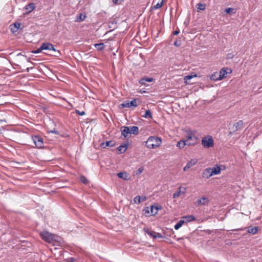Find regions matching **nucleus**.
I'll return each mask as SVG.
<instances>
[{"mask_svg":"<svg viewBox=\"0 0 262 262\" xmlns=\"http://www.w3.org/2000/svg\"><path fill=\"white\" fill-rule=\"evenodd\" d=\"M122 107H131L132 106L137 107L138 104L136 103V99H133L131 101H126L121 104Z\"/></svg>","mask_w":262,"mask_h":262,"instance_id":"nucleus-8","label":"nucleus"},{"mask_svg":"<svg viewBox=\"0 0 262 262\" xmlns=\"http://www.w3.org/2000/svg\"><path fill=\"white\" fill-rule=\"evenodd\" d=\"M159 208L157 206H151L150 207V211L151 214L153 215H156L158 211Z\"/></svg>","mask_w":262,"mask_h":262,"instance_id":"nucleus-30","label":"nucleus"},{"mask_svg":"<svg viewBox=\"0 0 262 262\" xmlns=\"http://www.w3.org/2000/svg\"><path fill=\"white\" fill-rule=\"evenodd\" d=\"M127 144L121 145L117 148V149L120 153L123 154L127 150Z\"/></svg>","mask_w":262,"mask_h":262,"instance_id":"nucleus-27","label":"nucleus"},{"mask_svg":"<svg viewBox=\"0 0 262 262\" xmlns=\"http://www.w3.org/2000/svg\"><path fill=\"white\" fill-rule=\"evenodd\" d=\"M185 223L184 220H180L175 225H174V229L176 230H178L182 226V225Z\"/></svg>","mask_w":262,"mask_h":262,"instance_id":"nucleus-33","label":"nucleus"},{"mask_svg":"<svg viewBox=\"0 0 262 262\" xmlns=\"http://www.w3.org/2000/svg\"><path fill=\"white\" fill-rule=\"evenodd\" d=\"M186 190V187H179L178 190L176 191L173 194V198H178L180 196L181 194H184L185 193Z\"/></svg>","mask_w":262,"mask_h":262,"instance_id":"nucleus-10","label":"nucleus"},{"mask_svg":"<svg viewBox=\"0 0 262 262\" xmlns=\"http://www.w3.org/2000/svg\"><path fill=\"white\" fill-rule=\"evenodd\" d=\"M233 57H234V55L232 53H228L227 55V59H232Z\"/></svg>","mask_w":262,"mask_h":262,"instance_id":"nucleus-43","label":"nucleus"},{"mask_svg":"<svg viewBox=\"0 0 262 262\" xmlns=\"http://www.w3.org/2000/svg\"><path fill=\"white\" fill-rule=\"evenodd\" d=\"M121 134L124 137V138L128 137L130 134L129 127L128 126H122L121 128Z\"/></svg>","mask_w":262,"mask_h":262,"instance_id":"nucleus-14","label":"nucleus"},{"mask_svg":"<svg viewBox=\"0 0 262 262\" xmlns=\"http://www.w3.org/2000/svg\"><path fill=\"white\" fill-rule=\"evenodd\" d=\"M161 144V138L156 136H150L145 142V146L149 149H154L158 147Z\"/></svg>","mask_w":262,"mask_h":262,"instance_id":"nucleus-1","label":"nucleus"},{"mask_svg":"<svg viewBox=\"0 0 262 262\" xmlns=\"http://www.w3.org/2000/svg\"><path fill=\"white\" fill-rule=\"evenodd\" d=\"M209 202L207 198L203 197L197 200L196 204L198 205H205Z\"/></svg>","mask_w":262,"mask_h":262,"instance_id":"nucleus-20","label":"nucleus"},{"mask_svg":"<svg viewBox=\"0 0 262 262\" xmlns=\"http://www.w3.org/2000/svg\"><path fill=\"white\" fill-rule=\"evenodd\" d=\"M94 46L98 51H102L104 48V45L103 43H95Z\"/></svg>","mask_w":262,"mask_h":262,"instance_id":"nucleus-31","label":"nucleus"},{"mask_svg":"<svg viewBox=\"0 0 262 262\" xmlns=\"http://www.w3.org/2000/svg\"><path fill=\"white\" fill-rule=\"evenodd\" d=\"M80 180L81 182L82 183H83V184H86L88 183V180L84 176H81Z\"/></svg>","mask_w":262,"mask_h":262,"instance_id":"nucleus-37","label":"nucleus"},{"mask_svg":"<svg viewBox=\"0 0 262 262\" xmlns=\"http://www.w3.org/2000/svg\"><path fill=\"white\" fill-rule=\"evenodd\" d=\"M115 145V143L112 141H108L105 142H102L100 143V147L105 148L106 147H113Z\"/></svg>","mask_w":262,"mask_h":262,"instance_id":"nucleus-19","label":"nucleus"},{"mask_svg":"<svg viewBox=\"0 0 262 262\" xmlns=\"http://www.w3.org/2000/svg\"><path fill=\"white\" fill-rule=\"evenodd\" d=\"M198 162V160L195 159H191L185 165V166L183 168L184 171H187L190 168L194 166Z\"/></svg>","mask_w":262,"mask_h":262,"instance_id":"nucleus-13","label":"nucleus"},{"mask_svg":"<svg viewBox=\"0 0 262 262\" xmlns=\"http://www.w3.org/2000/svg\"><path fill=\"white\" fill-rule=\"evenodd\" d=\"M185 145H187V141H185L184 140L179 141L177 144V146L180 149L183 148Z\"/></svg>","mask_w":262,"mask_h":262,"instance_id":"nucleus-24","label":"nucleus"},{"mask_svg":"<svg viewBox=\"0 0 262 262\" xmlns=\"http://www.w3.org/2000/svg\"><path fill=\"white\" fill-rule=\"evenodd\" d=\"M185 133L186 139L184 140L187 141V146L195 145L198 142V138L190 129L186 130Z\"/></svg>","mask_w":262,"mask_h":262,"instance_id":"nucleus-2","label":"nucleus"},{"mask_svg":"<svg viewBox=\"0 0 262 262\" xmlns=\"http://www.w3.org/2000/svg\"><path fill=\"white\" fill-rule=\"evenodd\" d=\"M197 77L196 74H192L184 76V80L185 83L186 84H192V83H191L190 81H189V80L191 79L193 77Z\"/></svg>","mask_w":262,"mask_h":262,"instance_id":"nucleus-17","label":"nucleus"},{"mask_svg":"<svg viewBox=\"0 0 262 262\" xmlns=\"http://www.w3.org/2000/svg\"><path fill=\"white\" fill-rule=\"evenodd\" d=\"M40 236L45 241L49 243L54 240V235L47 231H43L40 233Z\"/></svg>","mask_w":262,"mask_h":262,"instance_id":"nucleus-5","label":"nucleus"},{"mask_svg":"<svg viewBox=\"0 0 262 262\" xmlns=\"http://www.w3.org/2000/svg\"><path fill=\"white\" fill-rule=\"evenodd\" d=\"M232 71V70L230 68L224 67L220 70V72H219V78H221L222 80L226 77L227 74L231 73Z\"/></svg>","mask_w":262,"mask_h":262,"instance_id":"nucleus-7","label":"nucleus"},{"mask_svg":"<svg viewBox=\"0 0 262 262\" xmlns=\"http://www.w3.org/2000/svg\"><path fill=\"white\" fill-rule=\"evenodd\" d=\"M124 0H113V3L117 4H119V3H121V2L123 1Z\"/></svg>","mask_w":262,"mask_h":262,"instance_id":"nucleus-46","label":"nucleus"},{"mask_svg":"<svg viewBox=\"0 0 262 262\" xmlns=\"http://www.w3.org/2000/svg\"><path fill=\"white\" fill-rule=\"evenodd\" d=\"M219 72H214L213 74H212L210 75V78L211 80H214V81L220 80H221V79L219 78Z\"/></svg>","mask_w":262,"mask_h":262,"instance_id":"nucleus-25","label":"nucleus"},{"mask_svg":"<svg viewBox=\"0 0 262 262\" xmlns=\"http://www.w3.org/2000/svg\"><path fill=\"white\" fill-rule=\"evenodd\" d=\"M42 50H43V49H41V46L37 50L33 51L32 53H35V54H37V53H39L41 52Z\"/></svg>","mask_w":262,"mask_h":262,"instance_id":"nucleus-40","label":"nucleus"},{"mask_svg":"<svg viewBox=\"0 0 262 262\" xmlns=\"http://www.w3.org/2000/svg\"><path fill=\"white\" fill-rule=\"evenodd\" d=\"M33 69V67H28L25 71H26L27 72H29L30 70H32Z\"/></svg>","mask_w":262,"mask_h":262,"instance_id":"nucleus-48","label":"nucleus"},{"mask_svg":"<svg viewBox=\"0 0 262 262\" xmlns=\"http://www.w3.org/2000/svg\"><path fill=\"white\" fill-rule=\"evenodd\" d=\"M183 220H184L185 223H188L196 220V218L192 215L185 216L183 217Z\"/></svg>","mask_w":262,"mask_h":262,"instance_id":"nucleus-22","label":"nucleus"},{"mask_svg":"<svg viewBox=\"0 0 262 262\" xmlns=\"http://www.w3.org/2000/svg\"><path fill=\"white\" fill-rule=\"evenodd\" d=\"M130 134L137 135L139 134V128L136 126H133L129 127Z\"/></svg>","mask_w":262,"mask_h":262,"instance_id":"nucleus-23","label":"nucleus"},{"mask_svg":"<svg viewBox=\"0 0 262 262\" xmlns=\"http://www.w3.org/2000/svg\"><path fill=\"white\" fill-rule=\"evenodd\" d=\"M6 122V119L0 120V122Z\"/></svg>","mask_w":262,"mask_h":262,"instance_id":"nucleus-49","label":"nucleus"},{"mask_svg":"<svg viewBox=\"0 0 262 262\" xmlns=\"http://www.w3.org/2000/svg\"><path fill=\"white\" fill-rule=\"evenodd\" d=\"M196 7L199 10H204L206 8V4L199 3L196 5Z\"/></svg>","mask_w":262,"mask_h":262,"instance_id":"nucleus-34","label":"nucleus"},{"mask_svg":"<svg viewBox=\"0 0 262 262\" xmlns=\"http://www.w3.org/2000/svg\"><path fill=\"white\" fill-rule=\"evenodd\" d=\"M211 171L212 176L219 174L221 173V167L216 165L215 167L211 168Z\"/></svg>","mask_w":262,"mask_h":262,"instance_id":"nucleus-16","label":"nucleus"},{"mask_svg":"<svg viewBox=\"0 0 262 262\" xmlns=\"http://www.w3.org/2000/svg\"><path fill=\"white\" fill-rule=\"evenodd\" d=\"M180 33V31L179 30H176L174 31L173 32V34L174 35H177L179 34V33Z\"/></svg>","mask_w":262,"mask_h":262,"instance_id":"nucleus-47","label":"nucleus"},{"mask_svg":"<svg viewBox=\"0 0 262 262\" xmlns=\"http://www.w3.org/2000/svg\"><path fill=\"white\" fill-rule=\"evenodd\" d=\"M117 176L124 180H128V175L125 172H120L117 173Z\"/></svg>","mask_w":262,"mask_h":262,"instance_id":"nucleus-28","label":"nucleus"},{"mask_svg":"<svg viewBox=\"0 0 262 262\" xmlns=\"http://www.w3.org/2000/svg\"><path fill=\"white\" fill-rule=\"evenodd\" d=\"M76 113L80 116H83L85 114V112L84 111L80 112L78 110H76Z\"/></svg>","mask_w":262,"mask_h":262,"instance_id":"nucleus-44","label":"nucleus"},{"mask_svg":"<svg viewBox=\"0 0 262 262\" xmlns=\"http://www.w3.org/2000/svg\"><path fill=\"white\" fill-rule=\"evenodd\" d=\"M12 69H16L14 66H12Z\"/></svg>","mask_w":262,"mask_h":262,"instance_id":"nucleus-50","label":"nucleus"},{"mask_svg":"<svg viewBox=\"0 0 262 262\" xmlns=\"http://www.w3.org/2000/svg\"><path fill=\"white\" fill-rule=\"evenodd\" d=\"M181 45V41L180 40H177L174 42V45L176 47H179Z\"/></svg>","mask_w":262,"mask_h":262,"instance_id":"nucleus-41","label":"nucleus"},{"mask_svg":"<svg viewBox=\"0 0 262 262\" xmlns=\"http://www.w3.org/2000/svg\"><path fill=\"white\" fill-rule=\"evenodd\" d=\"M86 18V15L85 14L83 15L82 14H80L79 16H77V21H83Z\"/></svg>","mask_w":262,"mask_h":262,"instance_id":"nucleus-35","label":"nucleus"},{"mask_svg":"<svg viewBox=\"0 0 262 262\" xmlns=\"http://www.w3.org/2000/svg\"><path fill=\"white\" fill-rule=\"evenodd\" d=\"M48 133L54 134H56V135H59V132L56 130L55 129L49 130V131H48Z\"/></svg>","mask_w":262,"mask_h":262,"instance_id":"nucleus-42","label":"nucleus"},{"mask_svg":"<svg viewBox=\"0 0 262 262\" xmlns=\"http://www.w3.org/2000/svg\"><path fill=\"white\" fill-rule=\"evenodd\" d=\"M244 122L242 120H239L238 122L235 123L232 126L229 128V135H232L235 133L238 130H241L243 128Z\"/></svg>","mask_w":262,"mask_h":262,"instance_id":"nucleus-4","label":"nucleus"},{"mask_svg":"<svg viewBox=\"0 0 262 262\" xmlns=\"http://www.w3.org/2000/svg\"><path fill=\"white\" fill-rule=\"evenodd\" d=\"M233 10H234V9L232 8H228L225 10V12L226 14H229V13H233ZM235 13V12H233V13Z\"/></svg>","mask_w":262,"mask_h":262,"instance_id":"nucleus-38","label":"nucleus"},{"mask_svg":"<svg viewBox=\"0 0 262 262\" xmlns=\"http://www.w3.org/2000/svg\"><path fill=\"white\" fill-rule=\"evenodd\" d=\"M35 9V4L33 3H31L26 5L25 7V9L27 11L24 14H28V13L32 12Z\"/></svg>","mask_w":262,"mask_h":262,"instance_id":"nucleus-15","label":"nucleus"},{"mask_svg":"<svg viewBox=\"0 0 262 262\" xmlns=\"http://www.w3.org/2000/svg\"><path fill=\"white\" fill-rule=\"evenodd\" d=\"M163 4V2L162 1L161 3H158L154 7V9H160L162 7V5Z\"/></svg>","mask_w":262,"mask_h":262,"instance_id":"nucleus-36","label":"nucleus"},{"mask_svg":"<svg viewBox=\"0 0 262 262\" xmlns=\"http://www.w3.org/2000/svg\"><path fill=\"white\" fill-rule=\"evenodd\" d=\"M143 117L145 118H149L151 119L152 117V114L149 110H147L146 111L144 115L143 116Z\"/></svg>","mask_w":262,"mask_h":262,"instance_id":"nucleus-32","label":"nucleus"},{"mask_svg":"<svg viewBox=\"0 0 262 262\" xmlns=\"http://www.w3.org/2000/svg\"><path fill=\"white\" fill-rule=\"evenodd\" d=\"M258 231V227H254L251 228H249L247 230V232L252 234H255Z\"/></svg>","mask_w":262,"mask_h":262,"instance_id":"nucleus-29","label":"nucleus"},{"mask_svg":"<svg viewBox=\"0 0 262 262\" xmlns=\"http://www.w3.org/2000/svg\"><path fill=\"white\" fill-rule=\"evenodd\" d=\"M32 140L37 148H42L43 147V142L42 138L38 136H32Z\"/></svg>","mask_w":262,"mask_h":262,"instance_id":"nucleus-6","label":"nucleus"},{"mask_svg":"<svg viewBox=\"0 0 262 262\" xmlns=\"http://www.w3.org/2000/svg\"><path fill=\"white\" fill-rule=\"evenodd\" d=\"M144 170V168L143 167H141L140 168H139L138 169H137L136 171V174H140L141 173H142L143 172Z\"/></svg>","mask_w":262,"mask_h":262,"instance_id":"nucleus-39","label":"nucleus"},{"mask_svg":"<svg viewBox=\"0 0 262 262\" xmlns=\"http://www.w3.org/2000/svg\"><path fill=\"white\" fill-rule=\"evenodd\" d=\"M212 176L211 171V168H207L205 169L202 173V177L204 179H209Z\"/></svg>","mask_w":262,"mask_h":262,"instance_id":"nucleus-9","label":"nucleus"},{"mask_svg":"<svg viewBox=\"0 0 262 262\" xmlns=\"http://www.w3.org/2000/svg\"><path fill=\"white\" fill-rule=\"evenodd\" d=\"M21 26L20 23L15 22L10 26L11 30L12 32H16L18 29H20Z\"/></svg>","mask_w":262,"mask_h":262,"instance_id":"nucleus-18","label":"nucleus"},{"mask_svg":"<svg viewBox=\"0 0 262 262\" xmlns=\"http://www.w3.org/2000/svg\"><path fill=\"white\" fill-rule=\"evenodd\" d=\"M2 129H1V128L0 127V133H2Z\"/></svg>","mask_w":262,"mask_h":262,"instance_id":"nucleus-51","label":"nucleus"},{"mask_svg":"<svg viewBox=\"0 0 262 262\" xmlns=\"http://www.w3.org/2000/svg\"><path fill=\"white\" fill-rule=\"evenodd\" d=\"M153 81V78H151V77H144V78H141L140 81H139V82L141 84H146V82H151Z\"/></svg>","mask_w":262,"mask_h":262,"instance_id":"nucleus-26","label":"nucleus"},{"mask_svg":"<svg viewBox=\"0 0 262 262\" xmlns=\"http://www.w3.org/2000/svg\"><path fill=\"white\" fill-rule=\"evenodd\" d=\"M41 49L43 50L55 51L54 46L49 42H44L41 45Z\"/></svg>","mask_w":262,"mask_h":262,"instance_id":"nucleus-11","label":"nucleus"},{"mask_svg":"<svg viewBox=\"0 0 262 262\" xmlns=\"http://www.w3.org/2000/svg\"><path fill=\"white\" fill-rule=\"evenodd\" d=\"M67 262H74L75 261V258L73 257H70L67 259Z\"/></svg>","mask_w":262,"mask_h":262,"instance_id":"nucleus-45","label":"nucleus"},{"mask_svg":"<svg viewBox=\"0 0 262 262\" xmlns=\"http://www.w3.org/2000/svg\"><path fill=\"white\" fill-rule=\"evenodd\" d=\"M146 232L154 238H164V236L161 234L152 230H147Z\"/></svg>","mask_w":262,"mask_h":262,"instance_id":"nucleus-12","label":"nucleus"},{"mask_svg":"<svg viewBox=\"0 0 262 262\" xmlns=\"http://www.w3.org/2000/svg\"><path fill=\"white\" fill-rule=\"evenodd\" d=\"M202 144L205 148L212 147L214 145V142L211 136H206L202 139Z\"/></svg>","mask_w":262,"mask_h":262,"instance_id":"nucleus-3","label":"nucleus"},{"mask_svg":"<svg viewBox=\"0 0 262 262\" xmlns=\"http://www.w3.org/2000/svg\"><path fill=\"white\" fill-rule=\"evenodd\" d=\"M146 200V197L145 196H143L142 197H141L140 196H136L134 199V201L135 203L136 204H140L141 202H143Z\"/></svg>","mask_w":262,"mask_h":262,"instance_id":"nucleus-21","label":"nucleus"}]
</instances>
